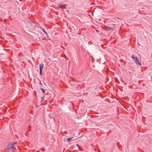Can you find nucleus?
Masks as SVG:
<instances>
[{"instance_id":"f257e3e1","label":"nucleus","mask_w":152,"mask_h":152,"mask_svg":"<svg viewBox=\"0 0 152 152\" xmlns=\"http://www.w3.org/2000/svg\"><path fill=\"white\" fill-rule=\"evenodd\" d=\"M16 142L10 143L8 144L6 148L5 149V150L6 151H9L10 150H13L15 148L14 146V145L16 143Z\"/></svg>"},{"instance_id":"f03ea898","label":"nucleus","mask_w":152,"mask_h":152,"mask_svg":"<svg viewBox=\"0 0 152 152\" xmlns=\"http://www.w3.org/2000/svg\"><path fill=\"white\" fill-rule=\"evenodd\" d=\"M131 58L133 59L134 61L136 64H138L140 66L141 65V63L140 62L137 57H134V55H133L131 56Z\"/></svg>"},{"instance_id":"7ed1b4c3","label":"nucleus","mask_w":152,"mask_h":152,"mask_svg":"<svg viewBox=\"0 0 152 152\" xmlns=\"http://www.w3.org/2000/svg\"><path fill=\"white\" fill-rule=\"evenodd\" d=\"M66 6V4H59L58 6L59 8H61L62 9H65Z\"/></svg>"},{"instance_id":"20e7f679","label":"nucleus","mask_w":152,"mask_h":152,"mask_svg":"<svg viewBox=\"0 0 152 152\" xmlns=\"http://www.w3.org/2000/svg\"><path fill=\"white\" fill-rule=\"evenodd\" d=\"M44 64H40L39 65V70H42Z\"/></svg>"},{"instance_id":"39448f33","label":"nucleus","mask_w":152,"mask_h":152,"mask_svg":"<svg viewBox=\"0 0 152 152\" xmlns=\"http://www.w3.org/2000/svg\"><path fill=\"white\" fill-rule=\"evenodd\" d=\"M73 138V137H72L70 138H68L67 139L66 141L68 142H70L71 140H72V139Z\"/></svg>"},{"instance_id":"423d86ee","label":"nucleus","mask_w":152,"mask_h":152,"mask_svg":"<svg viewBox=\"0 0 152 152\" xmlns=\"http://www.w3.org/2000/svg\"><path fill=\"white\" fill-rule=\"evenodd\" d=\"M115 82L118 84H119L120 83L118 81V79H117V78L116 77H115Z\"/></svg>"},{"instance_id":"0eeeda50","label":"nucleus","mask_w":152,"mask_h":152,"mask_svg":"<svg viewBox=\"0 0 152 152\" xmlns=\"http://www.w3.org/2000/svg\"><path fill=\"white\" fill-rule=\"evenodd\" d=\"M40 89L41 90V91H42V92L43 93H45V90L44 89L42 88H40Z\"/></svg>"},{"instance_id":"6e6552de","label":"nucleus","mask_w":152,"mask_h":152,"mask_svg":"<svg viewBox=\"0 0 152 152\" xmlns=\"http://www.w3.org/2000/svg\"><path fill=\"white\" fill-rule=\"evenodd\" d=\"M106 28H107V29L109 30H111V29H112V27H109L106 26Z\"/></svg>"},{"instance_id":"1a4fd4ad","label":"nucleus","mask_w":152,"mask_h":152,"mask_svg":"<svg viewBox=\"0 0 152 152\" xmlns=\"http://www.w3.org/2000/svg\"><path fill=\"white\" fill-rule=\"evenodd\" d=\"M42 31L47 35H48V34L47 33V32L45 30V29L44 28H43L42 29Z\"/></svg>"},{"instance_id":"9d476101","label":"nucleus","mask_w":152,"mask_h":152,"mask_svg":"<svg viewBox=\"0 0 152 152\" xmlns=\"http://www.w3.org/2000/svg\"><path fill=\"white\" fill-rule=\"evenodd\" d=\"M77 146H78L79 147V150L80 151H82L83 150L82 148H81L78 145H77Z\"/></svg>"},{"instance_id":"9b49d317","label":"nucleus","mask_w":152,"mask_h":152,"mask_svg":"<svg viewBox=\"0 0 152 152\" xmlns=\"http://www.w3.org/2000/svg\"><path fill=\"white\" fill-rule=\"evenodd\" d=\"M44 96L41 97V102H42L44 100Z\"/></svg>"},{"instance_id":"f8f14e48","label":"nucleus","mask_w":152,"mask_h":152,"mask_svg":"<svg viewBox=\"0 0 152 152\" xmlns=\"http://www.w3.org/2000/svg\"><path fill=\"white\" fill-rule=\"evenodd\" d=\"M40 75H42V70H39Z\"/></svg>"},{"instance_id":"ddd939ff","label":"nucleus","mask_w":152,"mask_h":152,"mask_svg":"<svg viewBox=\"0 0 152 152\" xmlns=\"http://www.w3.org/2000/svg\"><path fill=\"white\" fill-rule=\"evenodd\" d=\"M40 81V82L39 83V84L41 85H42V83H41V81Z\"/></svg>"},{"instance_id":"4468645a","label":"nucleus","mask_w":152,"mask_h":152,"mask_svg":"<svg viewBox=\"0 0 152 152\" xmlns=\"http://www.w3.org/2000/svg\"><path fill=\"white\" fill-rule=\"evenodd\" d=\"M120 60L121 61H123V62H124V61H123V60H121V59H120Z\"/></svg>"},{"instance_id":"2eb2a0df","label":"nucleus","mask_w":152,"mask_h":152,"mask_svg":"<svg viewBox=\"0 0 152 152\" xmlns=\"http://www.w3.org/2000/svg\"><path fill=\"white\" fill-rule=\"evenodd\" d=\"M65 133H66V134L67 133V132H66V131H65Z\"/></svg>"},{"instance_id":"dca6fc26","label":"nucleus","mask_w":152,"mask_h":152,"mask_svg":"<svg viewBox=\"0 0 152 152\" xmlns=\"http://www.w3.org/2000/svg\"><path fill=\"white\" fill-rule=\"evenodd\" d=\"M53 119H54V121H55V119L54 118Z\"/></svg>"},{"instance_id":"f3484780","label":"nucleus","mask_w":152,"mask_h":152,"mask_svg":"<svg viewBox=\"0 0 152 152\" xmlns=\"http://www.w3.org/2000/svg\"><path fill=\"white\" fill-rule=\"evenodd\" d=\"M118 18V19H120L119 18Z\"/></svg>"},{"instance_id":"a211bd4d","label":"nucleus","mask_w":152,"mask_h":152,"mask_svg":"<svg viewBox=\"0 0 152 152\" xmlns=\"http://www.w3.org/2000/svg\"><path fill=\"white\" fill-rule=\"evenodd\" d=\"M65 56L66 58V56L65 55Z\"/></svg>"},{"instance_id":"6ab92c4d","label":"nucleus","mask_w":152,"mask_h":152,"mask_svg":"<svg viewBox=\"0 0 152 152\" xmlns=\"http://www.w3.org/2000/svg\"><path fill=\"white\" fill-rule=\"evenodd\" d=\"M71 30H72V29L70 28Z\"/></svg>"}]
</instances>
